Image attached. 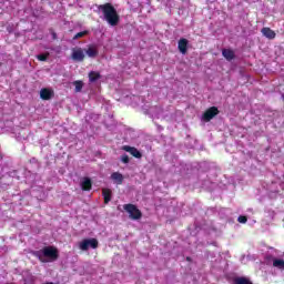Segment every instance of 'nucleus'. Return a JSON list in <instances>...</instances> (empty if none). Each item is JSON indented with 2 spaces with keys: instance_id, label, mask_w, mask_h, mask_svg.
I'll return each mask as SVG.
<instances>
[{
  "instance_id": "nucleus-20",
  "label": "nucleus",
  "mask_w": 284,
  "mask_h": 284,
  "mask_svg": "<svg viewBox=\"0 0 284 284\" xmlns=\"http://www.w3.org/2000/svg\"><path fill=\"white\" fill-rule=\"evenodd\" d=\"M73 85L75 87V92H81V90H83V81L81 80L74 81Z\"/></svg>"
},
{
  "instance_id": "nucleus-12",
  "label": "nucleus",
  "mask_w": 284,
  "mask_h": 284,
  "mask_svg": "<svg viewBox=\"0 0 284 284\" xmlns=\"http://www.w3.org/2000/svg\"><path fill=\"white\" fill-rule=\"evenodd\" d=\"M262 34L264 37H266V39H270V40L276 39V32L274 30H272L271 28H268V27H264L262 29Z\"/></svg>"
},
{
  "instance_id": "nucleus-19",
  "label": "nucleus",
  "mask_w": 284,
  "mask_h": 284,
  "mask_svg": "<svg viewBox=\"0 0 284 284\" xmlns=\"http://www.w3.org/2000/svg\"><path fill=\"white\" fill-rule=\"evenodd\" d=\"M87 34H90V31L84 30V31L78 32V33L73 37V41H77V39H83V37H87Z\"/></svg>"
},
{
  "instance_id": "nucleus-17",
  "label": "nucleus",
  "mask_w": 284,
  "mask_h": 284,
  "mask_svg": "<svg viewBox=\"0 0 284 284\" xmlns=\"http://www.w3.org/2000/svg\"><path fill=\"white\" fill-rule=\"evenodd\" d=\"M233 284H254V283H252L248 277L241 276V277H235L233 280Z\"/></svg>"
},
{
  "instance_id": "nucleus-5",
  "label": "nucleus",
  "mask_w": 284,
  "mask_h": 284,
  "mask_svg": "<svg viewBox=\"0 0 284 284\" xmlns=\"http://www.w3.org/2000/svg\"><path fill=\"white\" fill-rule=\"evenodd\" d=\"M71 59L78 63H82V61H85V52L81 48H73Z\"/></svg>"
},
{
  "instance_id": "nucleus-16",
  "label": "nucleus",
  "mask_w": 284,
  "mask_h": 284,
  "mask_svg": "<svg viewBox=\"0 0 284 284\" xmlns=\"http://www.w3.org/2000/svg\"><path fill=\"white\" fill-rule=\"evenodd\" d=\"M101 79V73L97 71H90L89 72V81L90 83H95V81H99Z\"/></svg>"
},
{
  "instance_id": "nucleus-1",
  "label": "nucleus",
  "mask_w": 284,
  "mask_h": 284,
  "mask_svg": "<svg viewBox=\"0 0 284 284\" xmlns=\"http://www.w3.org/2000/svg\"><path fill=\"white\" fill-rule=\"evenodd\" d=\"M98 10H101V12L104 17V21H106V23H109V26H111L112 28L119 26V23L121 21V16H119L116 8H114V6H112V3L106 2L104 4H100L98 7Z\"/></svg>"
},
{
  "instance_id": "nucleus-2",
  "label": "nucleus",
  "mask_w": 284,
  "mask_h": 284,
  "mask_svg": "<svg viewBox=\"0 0 284 284\" xmlns=\"http://www.w3.org/2000/svg\"><path fill=\"white\" fill-rule=\"evenodd\" d=\"M33 256L39 258L41 263H48L45 258H50V261H57L59 258V250H57L54 246H44L42 250L36 251Z\"/></svg>"
},
{
  "instance_id": "nucleus-22",
  "label": "nucleus",
  "mask_w": 284,
  "mask_h": 284,
  "mask_svg": "<svg viewBox=\"0 0 284 284\" xmlns=\"http://www.w3.org/2000/svg\"><path fill=\"white\" fill-rule=\"evenodd\" d=\"M48 57H50V53H41L37 55L38 61H48Z\"/></svg>"
},
{
  "instance_id": "nucleus-8",
  "label": "nucleus",
  "mask_w": 284,
  "mask_h": 284,
  "mask_svg": "<svg viewBox=\"0 0 284 284\" xmlns=\"http://www.w3.org/2000/svg\"><path fill=\"white\" fill-rule=\"evenodd\" d=\"M52 97H54V90L48 88L40 90V99H42V101H50Z\"/></svg>"
},
{
  "instance_id": "nucleus-10",
  "label": "nucleus",
  "mask_w": 284,
  "mask_h": 284,
  "mask_svg": "<svg viewBox=\"0 0 284 284\" xmlns=\"http://www.w3.org/2000/svg\"><path fill=\"white\" fill-rule=\"evenodd\" d=\"M190 41L187 39L182 38L178 42V50H180L181 54H187V44Z\"/></svg>"
},
{
  "instance_id": "nucleus-25",
  "label": "nucleus",
  "mask_w": 284,
  "mask_h": 284,
  "mask_svg": "<svg viewBox=\"0 0 284 284\" xmlns=\"http://www.w3.org/2000/svg\"><path fill=\"white\" fill-rule=\"evenodd\" d=\"M186 261H191V258H190V257H186Z\"/></svg>"
},
{
  "instance_id": "nucleus-14",
  "label": "nucleus",
  "mask_w": 284,
  "mask_h": 284,
  "mask_svg": "<svg viewBox=\"0 0 284 284\" xmlns=\"http://www.w3.org/2000/svg\"><path fill=\"white\" fill-rule=\"evenodd\" d=\"M102 196L104 199V204L108 205V203H110V201H112V190L103 189Z\"/></svg>"
},
{
  "instance_id": "nucleus-3",
  "label": "nucleus",
  "mask_w": 284,
  "mask_h": 284,
  "mask_svg": "<svg viewBox=\"0 0 284 284\" xmlns=\"http://www.w3.org/2000/svg\"><path fill=\"white\" fill-rule=\"evenodd\" d=\"M123 207H124L125 212H128V214H130V219H132L133 221H139V219H142L143 213L141 212V210H139V207H136V205L124 204Z\"/></svg>"
},
{
  "instance_id": "nucleus-23",
  "label": "nucleus",
  "mask_w": 284,
  "mask_h": 284,
  "mask_svg": "<svg viewBox=\"0 0 284 284\" xmlns=\"http://www.w3.org/2000/svg\"><path fill=\"white\" fill-rule=\"evenodd\" d=\"M121 161H122V163L128 164V163H130V156L128 154H123L121 156Z\"/></svg>"
},
{
  "instance_id": "nucleus-9",
  "label": "nucleus",
  "mask_w": 284,
  "mask_h": 284,
  "mask_svg": "<svg viewBox=\"0 0 284 284\" xmlns=\"http://www.w3.org/2000/svg\"><path fill=\"white\" fill-rule=\"evenodd\" d=\"M122 150H124V152H129L130 154H132L134 159H141L143 156L141 151L136 150V148L134 146L124 145L122 146Z\"/></svg>"
},
{
  "instance_id": "nucleus-24",
  "label": "nucleus",
  "mask_w": 284,
  "mask_h": 284,
  "mask_svg": "<svg viewBox=\"0 0 284 284\" xmlns=\"http://www.w3.org/2000/svg\"><path fill=\"white\" fill-rule=\"evenodd\" d=\"M237 221H239V223H247V216H245V215H240V216L237 217Z\"/></svg>"
},
{
  "instance_id": "nucleus-13",
  "label": "nucleus",
  "mask_w": 284,
  "mask_h": 284,
  "mask_svg": "<svg viewBox=\"0 0 284 284\" xmlns=\"http://www.w3.org/2000/svg\"><path fill=\"white\" fill-rule=\"evenodd\" d=\"M111 179L112 181H114V183H116V185H123V174H121L120 172H113L111 174Z\"/></svg>"
},
{
  "instance_id": "nucleus-11",
  "label": "nucleus",
  "mask_w": 284,
  "mask_h": 284,
  "mask_svg": "<svg viewBox=\"0 0 284 284\" xmlns=\"http://www.w3.org/2000/svg\"><path fill=\"white\" fill-rule=\"evenodd\" d=\"M222 57H224V59H226V61H233V59H236V54L234 53V50H232V49H223Z\"/></svg>"
},
{
  "instance_id": "nucleus-21",
  "label": "nucleus",
  "mask_w": 284,
  "mask_h": 284,
  "mask_svg": "<svg viewBox=\"0 0 284 284\" xmlns=\"http://www.w3.org/2000/svg\"><path fill=\"white\" fill-rule=\"evenodd\" d=\"M36 281L37 277H34L33 275H28L27 277H24V284H34Z\"/></svg>"
},
{
  "instance_id": "nucleus-7",
  "label": "nucleus",
  "mask_w": 284,
  "mask_h": 284,
  "mask_svg": "<svg viewBox=\"0 0 284 284\" xmlns=\"http://www.w3.org/2000/svg\"><path fill=\"white\" fill-rule=\"evenodd\" d=\"M85 54L89 59H97V57H99V49L95 44H89L85 49Z\"/></svg>"
},
{
  "instance_id": "nucleus-4",
  "label": "nucleus",
  "mask_w": 284,
  "mask_h": 284,
  "mask_svg": "<svg viewBox=\"0 0 284 284\" xmlns=\"http://www.w3.org/2000/svg\"><path fill=\"white\" fill-rule=\"evenodd\" d=\"M97 250L99 247V240L92 237V239H84L80 242L79 248L82 250V252H88L90 250Z\"/></svg>"
},
{
  "instance_id": "nucleus-15",
  "label": "nucleus",
  "mask_w": 284,
  "mask_h": 284,
  "mask_svg": "<svg viewBox=\"0 0 284 284\" xmlns=\"http://www.w3.org/2000/svg\"><path fill=\"white\" fill-rule=\"evenodd\" d=\"M81 189L84 192H90V190H92V180H90V178H85L84 181L81 183Z\"/></svg>"
},
{
  "instance_id": "nucleus-18",
  "label": "nucleus",
  "mask_w": 284,
  "mask_h": 284,
  "mask_svg": "<svg viewBox=\"0 0 284 284\" xmlns=\"http://www.w3.org/2000/svg\"><path fill=\"white\" fill-rule=\"evenodd\" d=\"M273 267H276L277 270H284V260L274 258L273 260Z\"/></svg>"
},
{
  "instance_id": "nucleus-6",
  "label": "nucleus",
  "mask_w": 284,
  "mask_h": 284,
  "mask_svg": "<svg viewBox=\"0 0 284 284\" xmlns=\"http://www.w3.org/2000/svg\"><path fill=\"white\" fill-rule=\"evenodd\" d=\"M219 112V108L211 106L203 113L202 119L205 121V123H209V121H212L214 116H217Z\"/></svg>"
}]
</instances>
